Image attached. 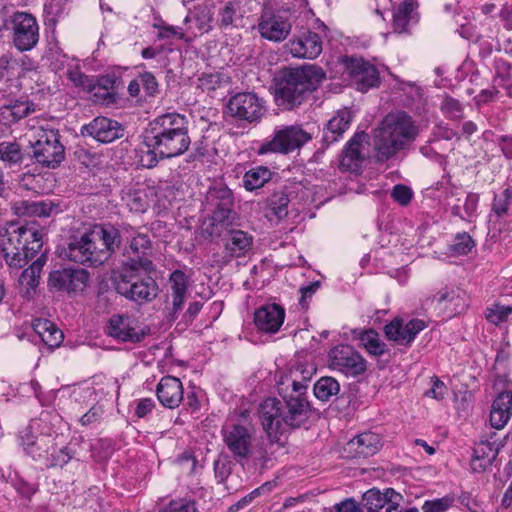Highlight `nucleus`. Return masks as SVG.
Returning a JSON list of instances; mask_svg holds the SVG:
<instances>
[{"label":"nucleus","instance_id":"55","mask_svg":"<svg viewBox=\"0 0 512 512\" xmlns=\"http://www.w3.org/2000/svg\"><path fill=\"white\" fill-rule=\"evenodd\" d=\"M42 419H32L27 427H25L20 432V441L23 448L25 446L32 445V443L40 438V435H37V432L41 426Z\"/></svg>","mask_w":512,"mask_h":512},{"label":"nucleus","instance_id":"36","mask_svg":"<svg viewBox=\"0 0 512 512\" xmlns=\"http://www.w3.org/2000/svg\"><path fill=\"white\" fill-rule=\"evenodd\" d=\"M415 3L413 0H404L393 14V29L396 33L408 31V25L413 20Z\"/></svg>","mask_w":512,"mask_h":512},{"label":"nucleus","instance_id":"63","mask_svg":"<svg viewBox=\"0 0 512 512\" xmlns=\"http://www.w3.org/2000/svg\"><path fill=\"white\" fill-rule=\"evenodd\" d=\"M154 27L158 29V39H184L185 37V34L182 32L181 28H176L167 24L154 25Z\"/></svg>","mask_w":512,"mask_h":512},{"label":"nucleus","instance_id":"47","mask_svg":"<svg viewBox=\"0 0 512 512\" xmlns=\"http://www.w3.org/2000/svg\"><path fill=\"white\" fill-rule=\"evenodd\" d=\"M75 452L68 446H65L58 451L51 453L50 457H46L47 468H62L66 465L73 457Z\"/></svg>","mask_w":512,"mask_h":512},{"label":"nucleus","instance_id":"57","mask_svg":"<svg viewBox=\"0 0 512 512\" xmlns=\"http://www.w3.org/2000/svg\"><path fill=\"white\" fill-rule=\"evenodd\" d=\"M68 0H48L44 6V11L50 21H57L66 12Z\"/></svg>","mask_w":512,"mask_h":512},{"label":"nucleus","instance_id":"22","mask_svg":"<svg viewBox=\"0 0 512 512\" xmlns=\"http://www.w3.org/2000/svg\"><path fill=\"white\" fill-rule=\"evenodd\" d=\"M156 396L166 408L175 409L183 400L184 389L180 379L174 376H164L156 387Z\"/></svg>","mask_w":512,"mask_h":512},{"label":"nucleus","instance_id":"16","mask_svg":"<svg viewBox=\"0 0 512 512\" xmlns=\"http://www.w3.org/2000/svg\"><path fill=\"white\" fill-rule=\"evenodd\" d=\"M89 273L84 269L62 268L53 270L48 277L49 290L68 294L83 291L87 285Z\"/></svg>","mask_w":512,"mask_h":512},{"label":"nucleus","instance_id":"46","mask_svg":"<svg viewBox=\"0 0 512 512\" xmlns=\"http://www.w3.org/2000/svg\"><path fill=\"white\" fill-rule=\"evenodd\" d=\"M74 159L86 168L97 167L101 162V155L88 148L79 146L74 150Z\"/></svg>","mask_w":512,"mask_h":512},{"label":"nucleus","instance_id":"56","mask_svg":"<svg viewBox=\"0 0 512 512\" xmlns=\"http://www.w3.org/2000/svg\"><path fill=\"white\" fill-rule=\"evenodd\" d=\"M477 203H478V197L475 194H468V195H466V199L464 202L465 215H462L460 213V206L458 204L453 205L452 213L455 216H459L460 219L471 221V218L473 217V215L476 211Z\"/></svg>","mask_w":512,"mask_h":512},{"label":"nucleus","instance_id":"59","mask_svg":"<svg viewBox=\"0 0 512 512\" xmlns=\"http://www.w3.org/2000/svg\"><path fill=\"white\" fill-rule=\"evenodd\" d=\"M8 106L12 110L17 121L27 117L35 111L34 104L29 101L13 100L8 104Z\"/></svg>","mask_w":512,"mask_h":512},{"label":"nucleus","instance_id":"30","mask_svg":"<svg viewBox=\"0 0 512 512\" xmlns=\"http://www.w3.org/2000/svg\"><path fill=\"white\" fill-rule=\"evenodd\" d=\"M92 228L95 234H98L99 244L103 251H105L108 260L120 249L122 242L121 233L111 224L94 225Z\"/></svg>","mask_w":512,"mask_h":512},{"label":"nucleus","instance_id":"37","mask_svg":"<svg viewBox=\"0 0 512 512\" xmlns=\"http://www.w3.org/2000/svg\"><path fill=\"white\" fill-rule=\"evenodd\" d=\"M272 177V172L265 166H257L248 170L243 178V185L246 190L253 191L261 188Z\"/></svg>","mask_w":512,"mask_h":512},{"label":"nucleus","instance_id":"48","mask_svg":"<svg viewBox=\"0 0 512 512\" xmlns=\"http://www.w3.org/2000/svg\"><path fill=\"white\" fill-rule=\"evenodd\" d=\"M118 81L119 79L113 74L103 75L98 78L97 85L99 89L105 91L103 97L107 103L115 102V93L113 91L117 88Z\"/></svg>","mask_w":512,"mask_h":512},{"label":"nucleus","instance_id":"28","mask_svg":"<svg viewBox=\"0 0 512 512\" xmlns=\"http://www.w3.org/2000/svg\"><path fill=\"white\" fill-rule=\"evenodd\" d=\"M512 416V392L504 391L494 399L490 411V424L493 428L502 429Z\"/></svg>","mask_w":512,"mask_h":512},{"label":"nucleus","instance_id":"29","mask_svg":"<svg viewBox=\"0 0 512 512\" xmlns=\"http://www.w3.org/2000/svg\"><path fill=\"white\" fill-rule=\"evenodd\" d=\"M47 256L43 252L41 255L25 270L22 271L19 277V285L23 291V296L30 298L35 292L39 284L42 269L46 263Z\"/></svg>","mask_w":512,"mask_h":512},{"label":"nucleus","instance_id":"31","mask_svg":"<svg viewBox=\"0 0 512 512\" xmlns=\"http://www.w3.org/2000/svg\"><path fill=\"white\" fill-rule=\"evenodd\" d=\"M253 237L242 230H229V239L225 244V251L229 258L241 257L251 249Z\"/></svg>","mask_w":512,"mask_h":512},{"label":"nucleus","instance_id":"42","mask_svg":"<svg viewBox=\"0 0 512 512\" xmlns=\"http://www.w3.org/2000/svg\"><path fill=\"white\" fill-rule=\"evenodd\" d=\"M359 339L370 354L380 356L385 352V343L379 339L378 333L373 329L361 331Z\"/></svg>","mask_w":512,"mask_h":512},{"label":"nucleus","instance_id":"51","mask_svg":"<svg viewBox=\"0 0 512 512\" xmlns=\"http://www.w3.org/2000/svg\"><path fill=\"white\" fill-rule=\"evenodd\" d=\"M512 201V188H506L500 195H496L493 200L492 210L498 216L507 214Z\"/></svg>","mask_w":512,"mask_h":512},{"label":"nucleus","instance_id":"45","mask_svg":"<svg viewBox=\"0 0 512 512\" xmlns=\"http://www.w3.org/2000/svg\"><path fill=\"white\" fill-rule=\"evenodd\" d=\"M170 292L168 294H177L187 296L188 277L182 270H174L168 280Z\"/></svg>","mask_w":512,"mask_h":512},{"label":"nucleus","instance_id":"49","mask_svg":"<svg viewBox=\"0 0 512 512\" xmlns=\"http://www.w3.org/2000/svg\"><path fill=\"white\" fill-rule=\"evenodd\" d=\"M49 450V440L47 436L40 435V438L36 439L32 445L25 446L24 451L27 455L32 457L34 460H40L47 457Z\"/></svg>","mask_w":512,"mask_h":512},{"label":"nucleus","instance_id":"7","mask_svg":"<svg viewBox=\"0 0 512 512\" xmlns=\"http://www.w3.org/2000/svg\"><path fill=\"white\" fill-rule=\"evenodd\" d=\"M30 149L28 155L31 160L45 168L55 169L65 159V147L57 129H39L35 141L30 143Z\"/></svg>","mask_w":512,"mask_h":512},{"label":"nucleus","instance_id":"62","mask_svg":"<svg viewBox=\"0 0 512 512\" xmlns=\"http://www.w3.org/2000/svg\"><path fill=\"white\" fill-rule=\"evenodd\" d=\"M412 191L409 187L397 184L393 187L391 192L392 199L402 206H406L412 199Z\"/></svg>","mask_w":512,"mask_h":512},{"label":"nucleus","instance_id":"21","mask_svg":"<svg viewBox=\"0 0 512 512\" xmlns=\"http://www.w3.org/2000/svg\"><path fill=\"white\" fill-rule=\"evenodd\" d=\"M425 327V322L420 319H412L404 324L402 319L395 318L384 326V333L388 340L407 346Z\"/></svg>","mask_w":512,"mask_h":512},{"label":"nucleus","instance_id":"23","mask_svg":"<svg viewBox=\"0 0 512 512\" xmlns=\"http://www.w3.org/2000/svg\"><path fill=\"white\" fill-rule=\"evenodd\" d=\"M285 310L278 304L264 305L254 313V323L263 332L275 333L283 324Z\"/></svg>","mask_w":512,"mask_h":512},{"label":"nucleus","instance_id":"58","mask_svg":"<svg viewBox=\"0 0 512 512\" xmlns=\"http://www.w3.org/2000/svg\"><path fill=\"white\" fill-rule=\"evenodd\" d=\"M159 512H198V509L194 500L177 499L170 501V503Z\"/></svg>","mask_w":512,"mask_h":512},{"label":"nucleus","instance_id":"3","mask_svg":"<svg viewBox=\"0 0 512 512\" xmlns=\"http://www.w3.org/2000/svg\"><path fill=\"white\" fill-rule=\"evenodd\" d=\"M42 246L43 231L35 222L25 225L10 223L0 230V247L10 268H23L41 251Z\"/></svg>","mask_w":512,"mask_h":512},{"label":"nucleus","instance_id":"6","mask_svg":"<svg viewBox=\"0 0 512 512\" xmlns=\"http://www.w3.org/2000/svg\"><path fill=\"white\" fill-rule=\"evenodd\" d=\"M221 434L225 446L237 463L244 465L251 459L266 462V452L263 449H256L251 428L237 423H226L221 429Z\"/></svg>","mask_w":512,"mask_h":512},{"label":"nucleus","instance_id":"35","mask_svg":"<svg viewBox=\"0 0 512 512\" xmlns=\"http://www.w3.org/2000/svg\"><path fill=\"white\" fill-rule=\"evenodd\" d=\"M391 497L400 498V495L393 489H387L385 493H381L378 489H370L363 495L367 512H380L385 508L386 503Z\"/></svg>","mask_w":512,"mask_h":512},{"label":"nucleus","instance_id":"18","mask_svg":"<svg viewBox=\"0 0 512 512\" xmlns=\"http://www.w3.org/2000/svg\"><path fill=\"white\" fill-rule=\"evenodd\" d=\"M285 46L293 57L299 59H316L323 50L321 37L309 29L294 35Z\"/></svg>","mask_w":512,"mask_h":512},{"label":"nucleus","instance_id":"20","mask_svg":"<svg viewBox=\"0 0 512 512\" xmlns=\"http://www.w3.org/2000/svg\"><path fill=\"white\" fill-rule=\"evenodd\" d=\"M82 134L93 137L101 143H111L124 136L125 129L121 123L107 117H96L82 127Z\"/></svg>","mask_w":512,"mask_h":512},{"label":"nucleus","instance_id":"64","mask_svg":"<svg viewBox=\"0 0 512 512\" xmlns=\"http://www.w3.org/2000/svg\"><path fill=\"white\" fill-rule=\"evenodd\" d=\"M494 69H495V80H501L502 82H506L510 79V71L512 69V65L502 59L498 58L494 61Z\"/></svg>","mask_w":512,"mask_h":512},{"label":"nucleus","instance_id":"25","mask_svg":"<svg viewBox=\"0 0 512 512\" xmlns=\"http://www.w3.org/2000/svg\"><path fill=\"white\" fill-rule=\"evenodd\" d=\"M108 334L122 342L137 343L144 338V332H139L132 326L127 316L113 315L108 323Z\"/></svg>","mask_w":512,"mask_h":512},{"label":"nucleus","instance_id":"12","mask_svg":"<svg viewBox=\"0 0 512 512\" xmlns=\"http://www.w3.org/2000/svg\"><path fill=\"white\" fill-rule=\"evenodd\" d=\"M227 109L237 120L255 124L266 113V101L255 92H239L230 97Z\"/></svg>","mask_w":512,"mask_h":512},{"label":"nucleus","instance_id":"39","mask_svg":"<svg viewBox=\"0 0 512 512\" xmlns=\"http://www.w3.org/2000/svg\"><path fill=\"white\" fill-rule=\"evenodd\" d=\"M340 391V385L338 381L330 376L321 377L313 388L314 395L317 399L326 402L331 397L336 396Z\"/></svg>","mask_w":512,"mask_h":512},{"label":"nucleus","instance_id":"54","mask_svg":"<svg viewBox=\"0 0 512 512\" xmlns=\"http://www.w3.org/2000/svg\"><path fill=\"white\" fill-rule=\"evenodd\" d=\"M511 313L512 306L496 304L493 307L487 309L486 319L494 325H499L506 321Z\"/></svg>","mask_w":512,"mask_h":512},{"label":"nucleus","instance_id":"24","mask_svg":"<svg viewBox=\"0 0 512 512\" xmlns=\"http://www.w3.org/2000/svg\"><path fill=\"white\" fill-rule=\"evenodd\" d=\"M480 440L473 448L471 467L474 472H484L488 469L499 453V444L496 440Z\"/></svg>","mask_w":512,"mask_h":512},{"label":"nucleus","instance_id":"5","mask_svg":"<svg viewBox=\"0 0 512 512\" xmlns=\"http://www.w3.org/2000/svg\"><path fill=\"white\" fill-rule=\"evenodd\" d=\"M417 136L414 121L405 112L389 113L373 132V149L378 162L396 155Z\"/></svg>","mask_w":512,"mask_h":512},{"label":"nucleus","instance_id":"53","mask_svg":"<svg viewBox=\"0 0 512 512\" xmlns=\"http://www.w3.org/2000/svg\"><path fill=\"white\" fill-rule=\"evenodd\" d=\"M234 463L228 456H220L214 462V473L218 483H224L232 472Z\"/></svg>","mask_w":512,"mask_h":512},{"label":"nucleus","instance_id":"38","mask_svg":"<svg viewBox=\"0 0 512 512\" xmlns=\"http://www.w3.org/2000/svg\"><path fill=\"white\" fill-rule=\"evenodd\" d=\"M85 240V233L80 237H74L68 244L66 256L73 262L89 265V257L92 254L88 252Z\"/></svg>","mask_w":512,"mask_h":512},{"label":"nucleus","instance_id":"41","mask_svg":"<svg viewBox=\"0 0 512 512\" xmlns=\"http://www.w3.org/2000/svg\"><path fill=\"white\" fill-rule=\"evenodd\" d=\"M24 154L17 142H0V159L9 165L20 164L24 160Z\"/></svg>","mask_w":512,"mask_h":512},{"label":"nucleus","instance_id":"32","mask_svg":"<svg viewBox=\"0 0 512 512\" xmlns=\"http://www.w3.org/2000/svg\"><path fill=\"white\" fill-rule=\"evenodd\" d=\"M121 199L133 212L143 213L149 206L147 190L142 187H125Z\"/></svg>","mask_w":512,"mask_h":512},{"label":"nucleus","instance_id":"43","mask_svg":"<svg viewBox=\"0 0 512 512\" xmlns=\"http://www.w3.org/2000/svg\"><path fill=\"white\" fill-rule=\"evenodd\" d=\"M475 241L467 232L457 233L450 245L451 256H465L475 247Z\"/></svg>","mask_w":512,"mask_h":512},{"label":"nucleus","instance_id":"10","mask_svg":"<svg viewBox=\"0 0 512 512\" xmlns=\"http://www.w3.org/2000/svg\"><path fill=\"white\" fill-rule=\"evenodd\" d=\"M9 23L12 45L16 50L23 53L37 46L40 39L39 25L32 14L17 11L10 17Z\"/></svg>","mask_w":512,"mask_h":512},{"label":"nucleus","instance_id":"33","mask_svg":"<svg viewBox=\"0 0 512 512\" xmlns=\"http://www.w3.org/2000/svg\"><path fill=\"white\" fill-rule=\"evenodd\" d=\"M0 82L8 87L20 88L16 57L10 52L0 55Z\"/></svg>","mask_w":512,"mask_h":512},{"label":"nucleus","instance_id":"2","mask_svg":"<svg viewBox=\"0 0 512 512\" xmlns=\"http://www.w3.org/2000/svg\"><path fill=\"white\" fill-rule=\"evenodd\" d=\"M148 151L141 163L153 168L159 160L171 159L184 154L190 144L189 121L179 113H167L152 120L143 134Z\"/></svg>","mask_w":512,"mask_h":512},{"label":"nucleus","instance_id":"44","mask_svg":"<svg viewBox=\"0 0 512 512\" xmlns=\"http://www.w3.org/2000/svg\"><path fill=\"white\" fill-rule=\"evenodd\" d=\"M290 200L288 198V195L283 192H275L271 195L269 198V210L271 211V214L274 215L278 219H282L287 216L288 214V204Z\"/></svg>","mask_w":512,"mask_h":512},{"label":"nucleus","instance_id":"61","mask_svg":"<svg viewBox=\"0 0 512 512\" xmlns=\"http://www.w3.org/2000/svg\"><path fill=\"white\" fill-rule=\"evenodd\" d=\"M186 298L185 295L167 294L166 310L172 319H175L178 312L182 310Z\"/></svg>","mask_w":512,"mask_h":512},{"label":"nucleus","instance_id":"40","mask_svg":"<svg viewBox=\"0 0 512 512\" xmlns=\"http://www.w3.org/2000/svg\"><path fill=\"white\" fill-rule=\"evenodd\" d=\"M85 239L84 244L87 245L88 252L90 251L92 254L89 257V266H98L107 261L105 251H103L99 244L98 234H95L93 228L85 232Z\"/></svg>","mask_w":512,"mask_h":512},{"label":"nucleus","instance_id":"19","mask_svg":"<svg viewBox=\"0 0 512 512\" xmlns=\"http://www.w3.org/2000/svg\"><path fill=\"white\" fill-rule=\"evenodd\" d=\"M369 143V135L364 132H357L347 142L340 160V167L351 173H360L365 161V144Z\"/></svg>","mask_w":512,"mask_h":512},{"label":"nucleus","instance_id":"8","mask_svg":"<svg viewBox=\"0 0 512 512\" xmlns=\"http://www.w3.org/2000/svg\"><path fill=\"white\" fill-rule=\"evenodd\" d=\"M204 210L211 215L212 225L227 229L238 219L234 210L232 191L225 185L217 184L209 188L203 202Z\"/></svg>","mask_w":512,"mask_h":512},{"label":"nucleus","instance_id":"50","mask_svg":"<svg viewBox=\"0 0 512 512\" xmlns=\"http://www.w3.org/2000/svg\"><path fill=\"white\" fill-rule=\"evenodd\" d=\"M453 302V309L450 310L453 316H457L466 311L469 305V298L465 290L457 288L450 291V303Z\"/></svg>","mask_w":512,"mask_h":512},{"label":"nucleus","instance_id":"27","mask_svg":"<svg viewBox=\"0 0 512 512\" xmlns=\"http://www.w3.org/2000/svg\"><path fill=\"white\" fill-rule=\"evenodd\" d=\"M352 118L349 109L338 110L323 129V143L328 146L342 138L344 132L349 128Z\"/></svg>","mask_w":512,"mask_h":512},{"label":"nucleus","instance_id":"1","mask_svg":"<svg viewBox=\"0 0 512 512\" xmlns=\"http://www.w3.org/2000/svg\"><path fill=\"white\" fill-rule=\"evenodd\" d=\"M311 374L301 366L292 369L290 375L278 383L282 400L269 397L259 405L258 415L271 443L282 444L283 437L310 418L311 405L305 382L310 380Z\"/></svg>","mask_w":512,"mask_h":512},{"label":"nucleus","instance_id":"11","mask_svg":"<svg viewBox=\"0 0 512 512\" xmlns=\"http://www.w3.org/2000/svg\"><path fill=\"white\" fill-rule=\"evenodd\" d=\"M311 139V135L300 126H287L276 130L272 139L264 141L258 148V153L288 154Z\"/></svg>","mask_w":512,"mask_h":512},{"label":"nucleus","instance_id":"34","mask_svg":"<svg viewBox=\"0 0 512 512\" xmlns=\"http://www.w3.org/2000/svg\"><path fill=\"white\" fill-rule=\"evenodd\" d=\"M33 327L45 345L50 348L58 347L63 341L62 331L48 320H37Z\"/></svg>","mask_w":512,"mask_h":512},{"label":"nucleus","instance_id":"9","mask_svg":"<svg viewBox=\"0 0 512 512\" xmlns=\"http://www.w3.org/2000/svg\"><path fill=\"white\" fill-rule=\"evenodd\" d=\"M138 271L121 269L119 275L115 277V289L117 293L131 301L150 302L158 294V285L150 276L139 278Z\"/></svg>","mask_w":512,"mask_h":512},{"label":"nucleus","instance_id":"15","mask_svg":"<svg viewBox=\"0 0 512 512\" xmlns=\"http://www.w3.org/2000/svg\"><path fill=\"white\" fill-rule=\"evenodd\" d=\"M123 255L127 260L123 263L122 269L143 270L151 272L154 265L151 260L152 243L146 234L139 233L134 236Z\"/></svg>","mask_w":512,"mask_h":512},{"label":"nucleus","instance_id":"14","mask_svg":"<svg viewBox=\"0 0 512 512\" xmlns=\"http://www.w3.org/2000/svg\"><path fill=\"white\" fill-rule=\"evenodd\" d=\"M256 28L261 38L270 42L280 43L290 35L292 23L287 16L264 9L258 18Z\"/></svg>","mask_w":512,"mask_h":512},{"label":"nucleus","instance_id":"26","mask_svg":"<svg viewBox=\"0 0 512 512\" xmlns=\"http://www.w3.org/2000/svg\"><path fill=\"white\" fill-rule=\"evenodd\" d=\"M381 439L378 434L368 431L357 435L346 444V450L353 457L366 458L376 454L381 448Z\"/></svg>","mask_w":512,"mask_h":512},{"label":"nucleus","instance_id":"52","mask_svg":"<svg viewBox=\"0 0 512 512\" xmlns=\"http://www.w3.org/2000/svg\"><path fill=\"white\" fill-rule=\"evenodd\" d=\"M239 7V2L229 1L219 10V23L221 28L233 26L234 18Z\"/></svg>","mask_w":512,"mask_h":512},{"label":"nucleus","instance_id":"60","mask_svg":"<svg viewBox=\"0 0 512 512\" xmlns=\"http://www.w3.org/2000/svg\"><path fill=\"white\" fill-rule=\"evenodd\" d=\"M140 83L149 97H154L159 91V84L156 77L151 72H144L139 75Z\"/></svg>","mask_w":512,"mask_h":512},{"label":"nucleus","instance_id":"17","mask_svg":"<svg viewBox=\"0 0 512 512\" xmlns=\"http://www.w3.org/2000/svg\"><path fill=\"white\" fill-rule=\"evenodd\" d=\"M346 71L360 92H366L380 83L377 68L362 58L346 57Z\"/></svg>","mask_w":512,"mask_h":512},{"label":"nucleus","instance_id":"4","mask_svg":"<svg viewBox=\"0 0 512 512\" xmlns=\"http://www.w3.org/2000/svg\"><path fill=\"white\" fill-rule=\"evenodd\" d=\"M326 75L322 68L308 65L298 68H285L275 78V100L285 110L302 104Z\"/></svg>","mask_w":512,"mask_h":512},{"label":"nucleus","instance_id":"13","mask_svg":"<svg viewBox=\"0 0 512 512\" xmlns=\"http://www.w3.org/2000/svg\"><path fill=\"white\" fill-rule=\"evenodd\" d=\"M328 363L330 369L351 377L360 376L367 369V361L353 346L347 344L331 348Z\"/></svg>","mask_w":512,"mask_h":512}]
</instances>
